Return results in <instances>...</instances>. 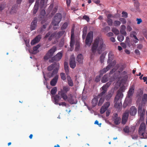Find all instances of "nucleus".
<instances>
[{
	"instance_id": "21",
	"label": "nucleus",
	"mask_w": 147,
	"mask_h": 147,
	"mask_svg": "<svg viewBox=\"0 0 147 147\" xmlns=\"http://www.w3.org/2000/svg\"><path fill=\"white\" fill-rule=\"evenodd\" d=\"M58 78V75H56L54 78L50 82V84L51 86H54L56 85Z\"/></svg>"
},
{
	"instance_id": "12",
	"label": "nucleus",
	"mask_w": 147,
	"mask_h": 147,
	"mask_svg": "<svg viewBox=\"0 0 147 147\" xmlns=\"http://www.w3.org/2000/svg\"><path fill=\"white\" fill-rule=\"evenodd\" d=\"M37 18L36 17H35L31 24L30 26L31 30H34L36 29L37 26Z\"/></svg>"
},
{
	"instance_id": "4",
	"label": "nucleus",
	"mask_w": 147,
	"mask_h": 147,
	"mask_svg": "<svg viewBox=\"0 0 147 147\" xmlns=\"http://www.w3.org/2000/svg\"><path fill=\"white\" fill-rule=\"evenodd\" d=\"M62 16L60 13H57L54 17L53 21H52L53 24L54 26H56L59 24L62 19Z\"/></svg>"
},
{
	"instance_id": "48",
	"label": "nucleus",
	"mask_w": 147,
	"mask_h": 147,
	"mask_svg": "<svg viewBox=\"0 0 147 147\" xmlns=\"http://www.w3.org/2000/svg\"><path fill=\"white\" fill-rule=\"evenodd\" d=\"M105 56V55L104 54H102L101 55L100 59V61L101 63H102L104 62Z\"/></svg>"
},
{
	"instance_id": "10",
	"label": "nucleus",
	"mask_w": 147,
	"mask_h": 147,
	"mask_svg": "<svg viewBox=\"0 0 147 147\" xmlns=\"http://www.w3.org/2000/svg\"><path fill=\"white\" fill-rule=\"evenodd\" d=\"M124 91V89L123 87L120 88L117 91V94L115 96V99L118 97L122 98L123 96V94L122 92Z\"/></svg>"
},
{
	"instance_id": "47",
	"label": "nucleus",
	"mask_w": 147,
	"mask_h": 147,
	"mask_svg": "<svg viewBox=\"0 0 147 147\" xmlns=\"http://www.w3.org/2000/svg\"><path fill=\"white\" fill-rule=\"evenodd\" d=\"M117 39L119 41L121 42L123 41L124 39V36L123 35H120L118 36Z\"/></svg>"
},
{
	"instance_id": "20",
	"label": "nucleus",
	"mask_w": 147,
	"mask_h": 147,
	"mask_svg": "<svg viewBox=\"0 0 147 147\" xmlns=\"http://www.w3.org/2000/svg\"><path fill=\"white\" fill-rule=\"evenodd\" d=\"M69 65L71 67L74 69L76 66V63L74 58H72L70 59L69 61Z\"/></svg>"
},
{
	"instance_id": "27",
	"label": "nucleus",
	"mask_w": 147,
	"mask_h": 147,
	"mask_svg": "<svg viewBox=\"0 0 147 147\" xmlns=\"http://www.w3.org/2000/svg\"><path fill=\"white\" fill-rule=\"evenodd\" d=\"M67 78L68 85L70 86H73L74 85L73 82L70 76H67Z\"/></svg>"
},
{
	"instance_id": "25",
	"label": "nucleus",
	"mask_w": 147,
	"mask_h": 147,
	"mask_svg": "<svg viewBox=\"0 0 147 147\" xmlns=\"http://www.w3.org/2000/svg\"><path fill=\"white\" fill-rule=\"evenodd\" d=\"M18 6L16 5H14L10 10V13L11 14L16 13L17 11Z\"/></svg>"
},
{
	"instance_id": "28",
	"label": "nucleus",
	"mask_w": 147,
	"mask_h": 147,
	"mask_svg": "<svg viewBox=\"0 0 147 147\" xmlns=\"http://www.w3.org/2000/svg\"><path fill=\"white\" fill-rule=\"evenodd\" d=\"M99 98L97 97V96L92 100V103L93 107H95L98 101V99Z\"/></svg>"
},
{
	"instance_id": "2",
	"label": "nucleus",
	"mask_w": 147,
	"mask_h": 147,
	"mask_svg": "<svg viewBox=\"0 0 147 147\" xmlns=\"http://www.w3.org/2000/svg\"><path fill=\"white\" fill-rule=\"evenodd\" d=\"M70 88L68 86H64L62 89H60L58 92V94L65 101H66L68 98L66 93L69 91Z\"/></svg>"
},
{
	"instance_id": "18",
	"label": "nucleus",
	"mask_w": 147,
	"mask_h": 147,
	"mask_svg": "<svg viewBox=\"0 0 147 147\" xmlns=\"http://www.w3.org/2000/svg\"><path fill=\"white\" fill-rule=\"evenodd\" d=\"M59 67V64L58 63H55L53 64H52L49 66L47 67V70L48 71H50L53 70L54 67Z\"/></svg>"
},
{
	"instance_id": "3",
	"label": "nucleus",
	"mask_w": 147,
	"mask_h": 147,
	"mask_svg": "<svg viewBox=\"0 0 147 147\" xmlns=\"http://www.w3.org/2000/svg\"><path fill=\"white\" fill-rule=\"evenodd\" d=\"M146 125L144 123H142L140 125L139 129V134L140 137L142 138H147V136H146L145 129Z\"/></svg>"
},
{
	"instance_id": "7",
	"label": "nucleus",
	"mask_w": 147,
	"mask_h": 147,
	"mask_svg": "<svg viewBox=\"0 0 147 147\" xmlns=\"http://www.w3.org/2000/svg\"><path fill=\"white\" fill-rule=\"evenodd\" d=\"M124 69V67L123 65L117 64L115 66V67L112 69L110 72V74H112L114 72H115L117 69L118 70L119 72H121L123 71Z\"/></svg>"
},
{
	"instance_id": "57",
	"label": "nucleus",
	"mask_w": 147,
	"mask_h": 147,
	"mask_svg": "<svg viewBox=\"0 0 147 147\" xmlns=\"http://www.w3.org/2000/svg\"><path fill=\"white\" fill-rule=\"evenodd\" d=\"M57 7H55L54 8L52 11L51 12V14L52 15H53L55 14V13L57 12Z\"/></svg>"
},
{
	"instance_id": "63",
	"label": "nucleus",
	"mask_w": 147,
	"mask_h": 147,
	"mask_svg": "<svg viewBox=\"0 0 147 147\" xmlns=\"http://www.w3.org/2000/svg\"><path fill=\"white\" fill-rule=\"evenodd\" d=\"M147 99V94H144L143 96L142 100L143 101L146 100Z\"/></svg>"
},
{
	"instance_id": "38",
	"label": "nucleus",
	"mask_w": 147,
	"mask_h": 147,
	"mask_svg": "<svg viewBox=\"0 0 147 147\" xmlns=\"http://www.w3.org/2000/svg\"><path fill=\"white\" fill-rule=\"evenodd\" d=\"M99 98L100 99L98 104V106H101L104 102L105 99L104 98L102 97H100Z\"/></svg>"
},
{
	"instance_id": "36",
	"label": "nucleus",
	"mask_w": 147,
	"mask_h": 147,
	"mask_svg": "<svg viewBox=\"0 0 147 147\" xmlns=\"http://www.w3.org/2000/svg\"><path fill=\"white\" fill-rule=\"evenodd\" d=\"M57 91V88L56 87H54L51 90V93L53 95L55 96Z\"/></svg>"
},
{
	"instance_id": "35",
	"label": "nucleus",
	"mask_w": 147,
	"mask_h": 147,
	"mask_svg": "<svg viewBox=\"0 0 147 147\" xmlns=\"http://www.w3.org/2000/svg\"><path fill=\"white\" fill-rule=\"evenodd\" d=\"M40 45L39 44L37 45L34 47L33 48V53L36 54L37 53V51L38 49L40 47Z\"/></svg>"
},
{
	"instance_id": "29",
	"label": "nucleus",
	"mask_w": 147,
	"mask_h": 147,
	"mask_svg": "<svg viewBox=\"0 0 147 147\" xmlns=\"http://www.w3.org/2000/svg\"><path fill=\"white\" fill-rule=\"evenodd\" d=\"M113 92L112 91H110L107 94L105 97V99L108 100H109L113 94Z\"/></svg>"
},
{
	"instance_id": "53",
	"label": "nucleus",
	"mask_w": 147,
	"mask_h": 147,
	"mask_svg": "<svg viewBox=\"0 0 147 147\" xmlns=\"http://www.w3.org/2000/svg\"><path fill=\"white\" fill-rule=\"evenodd\" d=\"M56 34L55 33H51L50 36L48 38V39L49 41H51L52 39L56 35Z\"/></svg>"
},
{
	"instance_id": "19",
	"label": "nucleus",
	"mask_w": 147,
	"mask_h": 147,
	"mask_svg": "<svg viewBox=\"0 0 147 147\" xmlns=\"http://www.w3.org/2000/svg\"><path fill=\"white\" fill-rule=\"evenodd\" d=\"M134 86H132L129 89L127 93V97L131 98L134 92Z\"/></svg>"
},
{
	"instance_id": "31",
	"label": "nucleus",
	"mask_w": 147,
	"mask_h": 147,
	"mask_svg": "<svg viewBox=\"0 0 147 147\" xmlns=\"http://www.w3.org/2000/svg\"><path fill=\"white\" fill-rule=\"evenodd\" d=\"M121 78H123V79L125 80H127L128 77L127 73L125 71H123L121 74Z\"/></svg>"
},
{
	"instance_id": "49",
	"label": "nucleus",
	"mask_w": 147,
	"mask_h": 147,
	"mask_svg": "<svg viewBox=\"0 0 147 147\" xmlns=\"http://www.w3.org/2000/svg\"><path fill=\"white\" fill-rule=\"evenodd\" d=\"M68 26V23L67 22L64 23L61 27V29L62 30H65L66 28Z\"/></svg>"
},
{
	"instance_id": "55",
	"label": "nucleus",
	"mask_w": 147,
	"mask_h": 147,
	"mask_svg": "<svg viewBox=\"0 0 147 147\" xmlns=\"http://www.w3.org/2000/svg\"><path fill=\"white\" fill-rule=\"evenodd\" d=\"M113 24L115 26H117L120 25L121 24V22L119 21L116 20L114 22Z\"/></svg>"
},
{
	"instance_id": "64",
	"label": "nucleus",
	"mask_w": 147,
	"mask_h": 147,
	"mask_svg": "<svg viewBox=\"0 0 147 147\" xmlns=\"http://www.w3.org/2000/svg\"><path fill=\"white\" fill-rule=\"evenodd\" d=\"M119 20L123 24H125L126 23V21L125 19L124 18H120Z\"/></svg>"
},
{
	"instance_id": "1",
	"label": "nucleus",
	"mask_w": 147,
	"mask_h": 147,
	"mask_svg": "<svg viewBox=\"0 0 147 147\" xmlns=\"http://www.w3.org/2000/svg\"><path fill=\"white\" fill-rule=\"evenodd\" d=\"M106 47L103 39L101 38L97 37L94 40L92 44L91 50L92 53L95 54L97 51L98 53L100 54Z\"/></svg>"
},
{
	"instance_id": "9",
	"label": "nucleus",
	"mask_w": 147,
	"mask_h": 147,
	"mask_svg": "<svg viewBox=\"0 0 147 147\" xmlns=\"http://www.w3.org/2000/svg\"><path fill=\"white\" fill-rule=\"evenodd\" d=\"M122 98L119 97H118L117 98L115 99V97L114 101L115 103L114 105V107L115 108H119L120 106L122 105V103L121 102V100Z\"/></svg>"
},
{
	"instance_id": "15",
	"label": "nucleus",
	"mask_w": 147,
	"mask_h": 147,
	"mask_svg": "<svg viewBox=\"0 0 147 147\" xmlns=\"http://www.w3.org/2000/svg\"><path fill=\"white\" fill-rule=\"evenodd\" d=\"M62 53L61 52H59L55 56L53 57L52 60L53 61H59L62 58Z\"/></svg>"
},
{
	"instance_id": "6",
	"label": "nucleus",
	"mask_w": 147,
	"mask_h": 147,
	"mask_svg": "<svg viewBox=\"0 0 147 147\" xmlns=\"http://www.w3.org/2000/svg\"><path fill=\"white\" fill-rule=\"evenodd\" d=\"M56 50V47H53L50 49L44 57V59L48 60L51 58L53 55L54 53Z\"/></svg>"
},
{
	"instance_id": "32",
	"label": "nucleus",
	"mask_w": 147,
	"mask_h": 147,
	"mask_svg": "<svg viewBox=\"0 0 147 147\" xmlns=\"http://www.w3.org/2000/svg\"><path fill=\"white\" fill-rule=\"evenodd\" d=\"M67 100L71 104H76L77 102L76 100H75L72 97L68 98Z\"/></svg>"
},
{
	"instance_id": "40",
	"label": "nucleus",
	"mask_w": 147,
	"mask_h": 147,
	"mask_svg": "<svg viewBox=\"0 0 147 147\" xmlns=\"http://www.w3.org/2000/svg\"><path fill=\"white\" fill-rule=\"evenodd\" d=\"M116 62L115 61H113L109 63L107 66L109 67V69L113 68L116 65Z\"/></svg>"
},
{
	"instance_id": "37",
	"label": "nucleus",
	"mask_w": 147,
	"mask_h": 147,
	"mask_svg": "<svg viewBox=\"0 0 147 147\" xmlns=\"http://www.w3.org/2000/svg\"><path fill=\"white\" fill-rule=\"evenodd\" d=\"M87 32V28L86 27H84L83 30L82 38L84 39L86 36Z\"/></svg>"
},
{
	"instance_id": "42",
	"label": "nucleus",
	"mask_w": 147,
	"mask_h": 147,
	"mask_svg": "<svg viewBox=\"0 0 147 147\" xmlns=\"http://www.w3.org/2000/svg\"><path fill=\"white\" fill-rule=\"evenodd\" d=\"M142 104H140L138 108V114H140L141 115L142 114Z\"/></svg>"
},
{
	"instance_id": "45",
	"label": "nucleus",
	"mask_w": 147,
	"mask_h": 147,
	"mask_svg": "<svg viewBox=\"0 0 147 147\" xmlns=\"http://www.w3.org/2000/svg\"><path fill=\"white\" fill-rule=\"evenodd\" d=\"M107 108L103 106L100 110V113L102 114L104 113L105 111L107 110Z\"/></svg>"
},
{
	"instance_id": "11",
	"label": "nucleus",
	"mask_w": 147,
	"mask_h": 147,
	"mask_svg": "<svg viewBox=\"0 0 147 147\" xmlns=\"http://www.w3.org/2000/svg\"><path fill=\"white\" fill-rule=\"evenodd\" d=\"M129 116V113L128 112H125L123 115L122 118L121 123L125 125L126 124L127 121Z\"/></svg>"
},
{
	"instance_id": "61",
	"label": "nucleus",
	"mask_w": 147,
	"mask_h": 147,
	"mask_svg": "<svg viewBox=\"0 0 147 147\" xmlns=\"http://www.w3.org/2000/svg\"><path fill=\"white\" fill-rule=\"evenodd\" d=\"M83 18L86 20L88 22L90 21L89 17L86 15H84L83 16Z\"/></svg>"
},
{
	"instance_id": "26",
	"label": "nucleus",
	"mask_w": 147,
	"mask_h": 147,
	"mask_svg": "<svg viewBox=\"0 0 147 147\" xmlns=\"http://www.w3.org/2000/svg\"><path fill=\"white\" fill-rule=\"evenodd\" d=\"M109 77V75L106 74L104 75L101 79V82L102 83H104L108 81Z\"/></svg>"
},
{
	"instance_id": "56",
	"label": "nucleus",
	"mask_w": 147,
	"mask_h": 147,
	"mask_svg": "<svg viewBox=\"0 0 147 147\" xmlns=\"http://www.w3.org/2000/svg\"><path fill=\"white\" fill-rule=\"evenodd\" d=\"M122 16L125 18H127V13L125 11H123L122 13Z\"/></svg>"
},
{
	"instance_id": "30",
	"label": "nucleus",
	"mask_w": 147,
	"mask_h": 147,
	"mask_svg": "<svg viewBox=\"0 0 147 147\" xmlns=\"http://www.w3.org/2000/svg\"><path fill=\"white\" fill-rule=\"evenodd\" d=\"M109 69V67L108 66H107L105 68H103L100 71V76H102L103 74L106 73Z\"/></svg>"
},
{
	"instance_id": "51",
	"label": "nucleus",
	"mask_w": 147,
	"mask_h": 147,
	"mask_svg": "<svg viewBox=\"0 0 147 147\" xmlns=\"http://www.w3.org/2000/svg\"><path fill=\"white\" fill-rule=\"evenodd\" d=\"M123 131L126 133H129V128L128 126H126L123 129Z\"/></svg>"
},
{
	"instance_id": "22",
	"label": "nucleus",
	"mask_w": 147,
	"mask_h": 147,
	"mask_svg": "<svg viewBox=\"0 0 147 147\" xmlns=\"http://www.w3.org/2000/svg\"><path fill=\"white\" fill-rule=\"evenodd\" d=\"M74 44V30L72 29L71 32V39L70 42V46L71 48H73Z\"/></svg>"
},
{
	"instance_id": "33",
	"label": "nucleus",
	"mask_w": 147,
	"mask_h": 147,
	"mask_svg": "<svg viewBox=\"0 0 147 147\" xmlns=\"http://www.w3.org/2000/svg\"><path fill=\"white\" fill-rule=\"evenodd\" d=\"M102 89V92L97 96V97L100 98V97H102L106 93L107 91V90L105 88H103V87L101 88Z\"/></svg>"
},
{
	"instance_id": "58",
	"label": "nucleus",
	"mask_w": 147,
	"mask_h": 147,
	"mask_svg": "<svg viewBox=\"0 0 147 147\" xmlns=\"http://www.w3.org/2000/svg\"><path fill=\"white\" fill-rule=\"evenodd\" d=\"M120 32L121 34L123 35L124 36H125L126 34V32L125 30L121 29Z\"/></svg>"
},
{
	"instance_id": "16",
	"label": "nucleus",
	"mask_w": 147,
	"mask_h": 147,
	"mask_svg": "<svg viewBox=\"0 0 147 147\" xmlns=\"http://www.w3.org/2000/svg\"><path fill=\"white\" fill-rule=\"evenodd\" d=\"M39 1H36L33 9L32 11V13L33 14H36L39 8Z\"/></svg>"
},
{
	"instance_id": "39",
	"label": "nucleus",
	"mask_w": 147,
	"mask_h": 147,
	"mask_svg": "<svg viewBox=\"0 0 147 147\" xmlns=\"http://www.w3.org/2000/svg\"><path fill=\"white\" fill-rule=\"evenodd\" d=\"M125 102H127V103L129 105H130L131 103V98H129L127 96L125 100Z\"/></svg>"
},
{
	"instance_id": "59",
	"label": "nucleus",
	"mask_w": 147,
	"mask_h": 147,
	"mask_svg": "<svg viewBox=\"0 0 147 147\" xmlns=\"http://www.w3.org/2000/svg\"><path fill=\"white\" fill-rule=\"evenodd\" d=\"M110 105V102H106L105 103V104L103 106L107 108V109L109 107V106Z\"/></svg>"
},
{
	"instance_id": "62",
	"label": "nucleus",
	"mask_w": 147,
	"mask_h": 147,
	"mask_svg": "<svg viewBox=\"0 0 147 147\" xmlns=\"http://www.w3.org/2000/svg\"><path fill=\"white\" fill-rule=\"evenodd\" d=\"M59 105L60 106H66L67 104L65 102H62L59 103Z\"/></svg>"
},
{
	"instance_id": "8",
	"label": "nucleus",
	"mask_w": 147,
	"mask_h": 147,
	"mask_svg": "<svg viewBox=\"0 0 147 147\" xmlns=\"http://www.w3.org/2000/svg\"><path fill=\"white\" fill-rule=\"evenodd\" d=\"M112 117L115 124L117 125L120 124L121 122V118L120 117H118V115L117 113H114L113 114Z\"/></svg>"
},
{
	"instance_id": "13",
	"label": "nucleus",
	"mask_w": 147,
	"mask_h": 147,
	"mask_svg": "<svg viewBox=\"0 0 147 147\" xmlns=\"http://www.w3.org/2000/svg\"><path fill=\"white\" fill-rule=\"evenodd\" d=\"M41 38V35H38L31 41L30 42L31 45H33L36 44L38 43L40 41Z\"/></svg>"
},
{
	"instance_id": "24",
	"label": "nucleus",
	"mask_w": 147,
	"mask_h": 147,
	"mask_svg": "<svg viewBox=\"0 0 147 147\" xmlns=\"http://www.w3.org/2000/svg\"><path fill=\"white\" fill-rule=\"evenodd\" d=\"M83 59L84 58L82 54H80L78 55L77 57L76 60L79 63H82Z\"/></svg>"
},
{
	"instance_id": "50",
	"label": "nucleus",
	"mask_w": 147,
	"mask_h": 147,
	"mask_svg": "<svg viewBox=\"0 0 147 147\" xmlns=\"http://www.w3.org/2000/svg\"><path fill=\"white\" fill-rule=\"evenodd\" d=\"M106 22L109 26H112L113 24V21L111 19H107L106 20Z\"/></svg>"
},
{
	"instance_id": "52",
	"label": "nucleus",
	"mask_w": 147,
	"mask_h": 147,
	"mask_svg": "<svg viewBox=\"0 0 147 147\" xmlns=\"http://www.w3.org/2000/svg\"><path fill=\"white\" fill-rule=\"evenodd\" d=\"M45 1L44 0H41L40 2V3H39V5L41 9L42 8L44 5Z\"/></svg>"
},
{
	"instance_id": "54",
	"label": "nucleus",
	"mask_w": 147,
	"mask_h": 147,
	"mask_svg": "<svg viewBox=\"0 0 147 147\" xmlns=\"http://www.w3.org/2000/svg\"><path fill=\"white\" fill-rule=\"evenodd\" d=\"M60 76L61 79L64 80L66 79V77L65 74L64 73H61L60 74Z\"/></svg>"
},
{
	"instance_id": "60",
	"label": "nucleus",
	"mask_w": 147,
	"mask_h": 147,
	"mask_svg": "<svg viewBox=\"0 0 147 147\" xmlns=\"http://www.w3.org/2000/svg\"><path fill=\"white\" fill-rule=\"evenodd\" d=\"M51 33V32H47L45 35V36L44 37V38L45 39L47 38L48 37H49L50 36V34Z\"/></svg>"
},
{
	"instance_id": "5",
	"label": "nucleus",
	"mask_w": 147,
	"mask_h": 147,
	"mask_svg": "<svg viewBox=\"0 0 147 147\" xmlns=\"http://www.w3.org/2000/svg\"><path fill=\"white\" fill-rule=\"evenodd\" d=\"M93 32L92 31H90L88 34L85 40L86 44L90 46L93 40Z\"/></svg>"
},
{
	"instance_id": "41",
	"label": "nucleus",
	"mask_w": 147,
	"mask_h": 147,
	"mask_svg": "<svg viewBox=\"0 0 147 147\" xmlns=\"http://www.w3.org/2000/svg\"><path fill=\"white\" fill-rule=\"evenodd\" d=\"M111 84V82L109 81L107 82L106 84L104 85L102 87L103 88H105L107 90V88L110 86Z\"/></svg>"
},
{
	"instance_id": "44",
	"label": "nucleus",
	"mask_w": 147,
	"mask_h": 147,
	"mask_svg": "<svg viewBox=\"0 0 147 147\" xmlns=\"http://www.w3.org/2000/svg\"><path fill=\"white\" fill-rule=\"evenodd\" d=\"M65 31L63 30H62V31H59L57 34L56 36H57L59 38L61 36L63 35L65 33Z\"/></svg>"
},
{
	"instance_id": "14",
	"label": "nucleus",
	"mask_w": 147,
	"mask_h": 147,
	"mask_svg": "<svg viewBox=\"0 0 147 147\" xmlns=\"http://www.w3.org/2000/svg\"><path fill=\"white\" fill-rule=\"evenodd\" d=\"M51 98L54 104L57 105L59 104V100L61 98H60V96L59 95L57 94L55 96H52Z\"/></svg>"
},
{
	"instance_id": "43",
	"label": "nucleus",
	"mask_w": 147,
	"mask_h": 147,
	"mask_svg": "<svg viewBox=\"0 0 147 147\" xmlns=\"http://www.w3.org/2000/svg\"><path fill=\"white\" fill-rule=\"evenodd\" d=\"M110 28L108 26H106V27L103 28L102 29V30L103 32H107L110 30Z\"/></svg>"
},
{
	"instance_id": "23",
	"label": "nucleus",
	"mask_w": 147,
	"mask_h": 147,
	"mask_svg": "<svg viewBox=\"0 0 147 147\" xmlns=\"http://www.w3.org/2000/svg\"><path fill=\"white\" fill-rule=\"evenodd\" d=\"M137 112V109L134 106H132L130 109V114L132 116H134Z\"/></svg>"
},
{
	"instance_id": "46",
	"label": "nucleus",
	"mask_w": 147,
	"mask_h": 147,
	"mask_svg": "<svg viewBox=\"0 0 147 147\" xmlns=\"http://www.w3.org/2000/svg\"><path fill=\"white\" fill-rule=\"evenodd\" d=\"M111 30L116 35H118L119 34V30L116 28H113Z\"/></svg>"
},
{
	"instance_id": "17",
	"label": "nucleus",
	"mask_w": 147,
	"mask_h": 147,
	"mask_svg": "<svg viewBox=\"0 0 147 147\" xmlns=\"http://www.w3.org/2000/svg\"><path fill=\"white\" fill-rule=\"evenodd\" d=\"M59 68V67H56L53 69V71L52 73L50 72L49 73L47 74V76L49 78H51L54 76H55L56 75H57V74L58 72Z\"/></svg>"
},
{
	"instance_id": "34",
	"label": "nucleus",
	"mask_w": 147,
	"mask_h": 147,
	"mask_svg": "<svg viewBox=\"0 0 147 147\" xmlns=\"http://www.w3.org/2000/svg\"><path fill=\"white\" fill-rule=\"evenodd\" d=\"M114 55L112 52H110L108 54V62L111 61L113 59Z\"/></svg>"
}]
</instances>
